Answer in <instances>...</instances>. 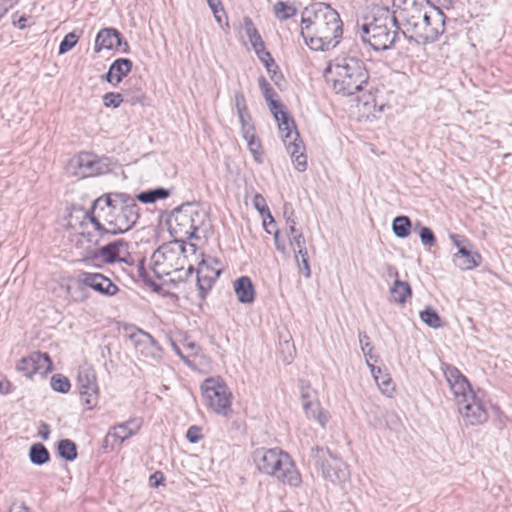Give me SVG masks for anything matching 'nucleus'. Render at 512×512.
<instances>
[{
  "mask_svg": "<svg viewBox=\"0 0 512 512\" xmlns=\"http://www.w3.org/2000/svg\"><path fill=\"white\" fill-rule=\"evenodd\" d=\"M342 33L340 15L329 4L317 2L303 10L301 36L312 50L325 51L335 47Z\"/></svg>",
  "mask_w": 512,
  "mask_h": 512,
  "instance_id": "nucleus-1",
  "label": "nucleus"
},
{
  "mask_svg": "<svg viewBox=\"0 0 512 512\" xmlns=\"http://www.w3.org/2000/svg\"><path fill=\"white\" fill-rule=\"evenodd\" d=\"M441 369L454 396L458 411L469 425H480L487 421L485 392L474 390L468 379L461 371L449 364L443 363Z\"/></svg>",
  "mask_w": 512,
  "mask_h": 512,
  "instance_id": "nucleus-2",
  "label": "nucleus"
},
{
  "mask_svg": "<svg viewBox=\"0 0 512 512\" xmlns=\"http://www.w3.org/2000/svg\"><path fill=\"white\" fill-rule=\"evenodd\" d=\"M259 88L268 103L270 111L278 123L279 131L282 134L283 142L287 152L290 154L292 161L296 164L298 171H305L307 168V157L304 153L305 146L299 137L294 120L284 109V105L275 100L276 92L270 86L265 77L258 79Z\"/></svg>",
  "mask_w": 512,
  "mask_h": 512,
  "instance_id": "nucleus-3",
  "label": "nucleus"
},
{
  "mask_svg": "<svg viewBox=\"0 0 512 512\" xmlns=\"http://www.w3.org/2000/svg\"><path fill=\"white\" fill-rule=\"evenodd\" d=\"M94 210H99L110 229L111 235L129 231L139 218L137 199L129 194L111 192L97 198L93 204Z\"/></svg>",
  "mask_w": 512,
  "mask_h": 512,
  "instance_id": "nucleus-4",
  "label": "nucleus"
},
{
  "mask_svg": "<svg viewBox=\"0 0 512 512\" xmlns=\"http://www.w3.org/2000/svg\"><path fill=\"white\" fill-rule=\"evenodd\" d=\"M333 91L342 96H351L363 90L369 73L363 60L356 57H339L326 69Z\"/></svg>",
  "mask_w": 512,
  "mask_h": 512,
  "instance_id": "nucleus-5",
  "label": "nucleus"
},
{
  "mask_svg": "<svg viewBox=\"0 0 512 512\" xmlns=\"http://www.w3.org/2000/svg\"><path fill=\"white\" fill-rule=\"evenodd\" d=\"M398 29L396 15L381 9L371 22L361 26L360 37L375 50H387L395 43Z\"/></svg>",
  "mask_w": 512,
  "mask_h": 512,
  "instance_id": "nucleus-6",
  "label": "nucleus"
},
{
  "mask_svg": "<svg viewBox=\"0 0 512 512\" xmlns=\"http://www.w3.org/2000/svg\"><path fill=\"white\" fill-rule=\"evenodd\" d=\"M397 11L394 13L403 25V34L409 41L414 40L418 30L426 19L429 9L428 0H395Z\"/></svg>",
  "mask_w": 512,
  "mask_h": 512,
  "instance_id": "nucleus-7",
  "label": "nucleus"
},
{
  "mask_svg": "<svg viewBox=\"0 0 512 512\" xmlns=\"http://www.w3.org/2000/svg\"><path fill=\"white\" fill-rule=\"evenodd\" d=\"M201 390L205 403L210 409L222 416L229 415L232 393L222 379L208 378L204 380Z\"/></svg>",
  "mask_w": 512,
  "mask_h": 512,
  "instance_id": "nucleus-8",
  "label": "nucleus"
},
{
  "mask_svg": "<svg viewBox=\"0 0 512 512\" xmlns=\"http://www.w3.org/2000/svg\"><path fill=\"white\" fill-rule=\"evenodd\" d=\"M311 458L315 466L321 470L323 477L332 483H342L349 479L347 465L328 449L313 448Z\"/></svg>",
  "mask_w": 512,
  "mask_h": 512,
  "instance_id": "nucleus-9",
  "label": "nucleus"
},
{
  "mask_svg": "<svg viewBox=\"0 0 512 512\" xmlns=\"http://www.w3.org/2000/svg\"><path fill=\"white\" fill-rule=\"evenodd\" d=\"M445 20L446 16L440 8L429 7L426 19H424L414 41L423 44L435 42L445 32Z\"/></svg>",
  "mask_w": 512,
  "mask_h": 512,
  "instance_id": "nucleus-10",
  "label": "nucleus"
},
{
  "mask_svg": "<svg viewBox=\"0 0 512 512\" xmlns=\"http://www.w3.org/2000/svg\"><path fill=\"white\" fill-rule=\"evenodd\" d=\"M278 456L267 475L290 487H299L302 483V477L289 454L281 450Z\"/></svg>",
  "mask_w": 512,
  "mask_h": 512,
  "instance_id": "nucleus-11",
  "label": "nucleus"
},
{
  "mask_svg": "<svg viewBox=\"0 0 512 512\" xmlns=\"http://www.w3.org/2000/svg\"><path fill=\"white\" fill-rule=\"evenodd\" d=\"M77 385L81 399L87 409H93L99 400V388L95 370L89 365L79 367Z\"/></svg>",
  "mask_w": 512,
  "mask_h": 512,
  "instance_id": "nucleus-12",
  "label": "nucleus"
},
{
  "mask_svg": "<svg viewBox=\"0 0 512 512\" xmlns=\"http://www.w3.org/2000/svg\"><path fill=\"white\" fill-rule=\"evenodd\" d=\"M70 167L74 169L73 174L81 178L102 174L107 170V165L103 159L88 152L73 157L70 161Z\"/></svg>",
  "mask_w": 512,
  "mask_h": 512,
  "instance_id": "nucleus-13",
  "label": "nucleus"
},
{
  "mask_svg": "<svg viewBox=\"0 0 512 512\" xmlns=\"http://www.w3.org/2000/svg\"><path fill=\"white\" fill-rule=\"evenodd\" d=\"M129 242L117 239L99 248L96 256H101L105 263H125L129 266L135 264L134 257L129 252Z\"/></svg>",
  "mask_w": 512,
  "mask_h": 512,
  "instance_id": "nucleus-14",
  "label": "nucleus"
},
{
  "mask_svg": "<svg viewBox=\"0 0 512 512\" xmlns=\"http://www.w3.org/2000/svg\"><path fill=\"white\" fill-rule=\"evenodd\" d=\"M177 253L167 245L160 246L151 256V269L157 278L169 276L179 268L173 263Z\"/></svg>",
  "mask_w": 512,
  "mask_h": 512,
  "instance_id": "nucleus-15",
  "label": "nucleus"
},
{
  "mask_svg": "<svg viewBox=\"0 0 512 512\" xmlns=\"http://www.w3.org/2000/svg\"><path fill=\"white\" fill-rule=\"evenodd\" d=\"M130 340L137 352L145 358L155 361L162 358L163 350L150 333L138 328L130 334Z\"/></svg>",
  "mask_w": 512,
  "mask_h": 512,
  "instance_id": "nucleus-16",
  "label": "nucleus"
},
{
  "mask_svg": "<svg viewBox=\"0 0 512 512\" xmlns=\"http://www.w3.org/2000/svg\"><path fill=\"white\" fill-rule=\"evenodd\" d=\"M16 369L26 377H32L36 373L44 375L52 370V362L47 353L34 352L21 358Z\"/></svg>",
  "mask_w": 512,
  "mask_h": 512,
  "instance_id": "nucleus-17",
  "label": "nucleus"
},
{
  "mask_svg": "<svg viewBox=\"0 0 512 512\" xmlns=\"http://www.w3.org/2000/svg\"><path fill=\"white\" fill-rule=\"evenodd\" d=\"M190 217H192L190 203L183 204L175 209L170 220L171 232L187 239L196 238L192 230L193 224L190 223L192 220Z\"/></svg>",
  "mask_w": 512,
  "mask_h": 512,
  "instance_id": "nucleus-18",
  "label": "nucleus"
},
{
  "mask_svg": "<svg viewBox=\"0 0 512 512\" xmlns=\"http://www.w3.org/2000/svg\"><path fill=\"white\" fill-rule=\"evenodd\" d=\"M122 47V53H128L130 46L126 40H123L121 33L115 28L101 29L95 39V51L102 49L114 50Z\"/></svg>",
  "mask_w": 512,
  "mask_h": 512,
  "instance_id": "nucleus-19",
  "label": "nucleus"
},
{
  "mask_svg": "<svg viewBox=\"0 0 512 512\" xmlns=\"http://www.w3.org/2000/svg\"><path fill=\"white\" fill-rule=\"evenodd\" d=\"M79 281L101 295L114 296L119 292L118 286L101 273L82 271L79 274Z\"/></svg>",
  "mask_w": 512,
  "mask_h": 512,
  "instance_id": "nucleus-20",
  "label": "nucleus"
},
{
  "mask_svg": "<svg viewBox=\"0 0 512 512\" xmlns=\"http://www.w3.org/2000/svg\"><path fill=\"white\" fill-rule=\"evenodd\" d=\"M140 429V424L135 420H130L127 422H123L121 424L115 425L106 434L103 447L105 449L111 448L113 449L116 444H121L126 439L130 438Z\"/></svg>",
  "mask_w": 512,
  "mask_h": 512,
  "instance_id": "nucleus-21",
  "label": "nucleus"
},
{
  "mask_svg": "<svg viewBox=\"0 0 512 512\" xmlns=\"http://www.w3.org/2000/svg\"><path fill=\"white\" fill-rule=\"evenodd\" d=\"M301 390L303 409L307 417L315 419L322 427H325L329 420V414L320 406L319 402L314 401L315 391L309 385L302 386Z\"/></svg>",
  "mask_w": 512,
  "mask_h": 512,
  "instance_id": "nucleus-22",
  "label": "nucleus"
},
{
  "mask_svg": "<svg viewBox=\"0 0 512 512\" xmlns=\"http://www.w3.org/2000/svg\"><path fill=\"white\" fill-rule=\"evenodd\" d=\"M245 32L249 41L257 54L258 58L263 62L266 69L274 65V59L271 54L266 50L264 41L262 40L258 30L255 28L252 20L248 17L244 19Z\"/></svg>",
  "mask_w": 512,
  "mask_h": 512,
  "instance_id": "nucleus-23",
  "label": "nucleus"
},
{
  "mask_svg": "<svg viewBox=\"0 0 512 512\" xmlns=\"http://www.w3.org/2000/svg\"><path fill=\"white\" fill-rule=\"evenodd\" d=\"M133 63L127 58L116 59L109 67L106 73V81L113 86L118 85L125 76H127L132 70Z\"/></svg>",
  "mask_w": 512,
  "mask_h": 512,
  "instance_id": "nucleus-24",
  "label": "nucleus"
},
{
  "mask_svg": "<svg viewBox=\"0 0 512 512\" xmlns=\"http://www.w3.org/2000/svg\"><path fill=\"white\" fill-rule=\"evenodd\" d=\"M281 449L278 448H258L253 453V460L257 466V469L267 474L269 469H272L273 462L279 457Z\"/></svg>",
  "mask_w": 512,
  "mask_h": 512,
  "instance_id": "nucleus-25",
  "label": "nucleus"
},
{
  "mask_svg": "<svg viewBox=\"0 0 512 512\" xmlns=\"http://www.w3.org/2000/svg\"><path fill=\"white\" fill-rule=\"evenodd\" d=\"M220 270H209L205 260L199 265L197 270V286L200 297L204 298L207 291L211 289L214 280L219 276Z\"/></svg>",
  "mask_w": 512,
  "mask_h": 512,
  "instance_id": "nucleus-26",
  "label": "nucleus"
},
{
  "mask_svg": "<svg viewBox=\"0 0 512 512\" xmlns=\"http://www.w3.org/2000/svg\"><path fill=\"white\" fill-rule=\"evenodd\" d=\"M234 291L240 303L251 304L255 300V289L248 276H242L234 282Z\"/></svg>",
  "mask_w": 512,
  "mask_h": 512,
  "instance_id": "nucleus-27",
  "label": "nucleus"
},
{
  "mask_svg": "<svg viewBox=\"0 0 512 512\" xmlns=\"http://www.w3.org/2000/svg\"><path fill=\"white\" fill-rule=\"evenodd\" d=\"M481 256L478 252H471L468 247H461L453 255L455 266L461 270H471L480 264Z\"/></svg>",
  "mask_w": 512,
  "mask_h": 512,
  "instance_id": "nucleus-28",
  "label": "nucleus"
},
{
  "mask_svg": "<svg viewBox=\"0 0 512 512\" xmlns=\"http://www.w3.org/2000/svg\"><path fill=\"white\" fill-rule=\"evenodd\" d=\"M390 293L395 303L403 305L412 295V290L408 282L395 279L390 288Z\"/></svg>",
  "mask_w": 512,
  "mask_h": 512,
  "instance_id": "nucleus-29",
  "label": "nucleus"
},
{
  "mask_svg": "<svg viewBox=\"0 0 512 512\" xmlns=\"http://www.w3.org/2000/svg\"><path fill=\"white\" fill-rule=\"evenodd\" d=\"M412 222L408 216H397L392 222V230L398 238H407L410 235Z\"/></svg>",
  "mask_w": 512,
  "mask_h": 512,
  "instance_id": "nucleus-30",
  "label": "nucleus"
},
{
  "mask_svg": "<svg viewBox=\"0 0 512 512\" xmlns=\"http://www.w3.org/2000/svg\"><path fill=\"white\" fill-rule=\"evenodd\" d=\"M170 196V191L163 187L143 191L136 196V199L142 203H154L160 199H166Z\"/></svg>",
  "mask_w": 512,
  "mask_h": 512,
  "instance_id": "nucleus-31",
  "label": "nucleus"
},
{
  "mask_svg": "<svg viewBox=\"0 0 512 512\" xmlns=\"http://www.w3.org/2000/svg\"><path fill=\"white\" fill-rule=\"evenodd\" d=\"M29 457L33 464L43 465L49 461L50 454L43 444L35 443L30 447Z\"/></svg>",
  "mask_w": 512,
  "mask_h": 512,
  "instance_id": "nucleus-32",
  "label": "nucleus"
},
{
  "mask_svg": "<svg viewBox=\"0 0 512 512\" xmlns=\"http://www.w3.org/2000/svg\"><path fill=\"white\" fill-rule=\"evenodd\" d=\"M250 135L242 136L247 141V146L249 151L251 152L254 160L257 163L263 162V151L260 140L256 137V131L249 133Z\"/></svg>",
  "mask_w": 512,
  "mask_h": 512,
  "instance_id": "nucleus-33",
  "label": "nucleus"
},
{
  "mask_svg": "<svg viewBox=\"0 0 512 512\" xmlns=\"http://www.w3.org/2000/svg\"><path fill=\"white\" fill-rule=\"evenodd\" d=\"M58 453L66 461H73L77 458L76 444L70 439H62L58 443Z\"/></svg>",
  "mask_w": 512,
  "mask_h": 512,
  "instance_id": "nucleus-34",
  "label": "nucleus"
},
{
  "mask_svg": "<svg viewBox=\"0 0 512 512\" xmlns=\"http://www.w3.org/2000/svg\"><path fill=\"white\" fill-rule=\"evenodd\" d=\"M359 343L366 361L371 367V372L374 373L375 367L369 363V359L377 361V356L373 355V346L370 343L369 336L365 332H359Z\"/></svg>",
  "mask_w": 512,
  "mask_h": 512,
  "instance_id": "nucleus-35",
  "label": "nucleus"
},
{
  "mask_svg": "<svg viewBox=\"0 0 512 512\" xmlns=\"http://www.w3.org/2000/svg\"><path fill=\"white\" fill-rule=\"evenodd\" d=\"M421 320L432 328H439L442 326V321L438 313L431 307H427L420 312Z\"/></svg>",
  "mask_w": 512,
  "mask_h": 512,
  "instance_id": "nucleus-36",
  "label": "nucleus"
},
{
  "mask_svg": "<svg viewBox=\"0 0 512 512\" xmlns=\"http://www.w3.org/2000/svg\"><path fill=\"white\" fill-rule=\"evenodd\" d=\"M274 12L279 20H286L296 14V8L283 1H278L274 5Z\"/></svg>",
  "mask_w": 512,
  "mask_h": 512,
  "instance_id": "nucleus-37",
  "label": "nucleus"
},
{
  "mask_svg": "<svg viewBox=\"0 0 512 512\" xmlns=\"http://www.w3.org/2000/svg\"><path fill=\"white\" fill-rule=\"evenodd\" d=\"M191 212H192V217H190V219H192V220L190 221V223L193 224L192 230H193L194 236H196V231L205 225V222L207 220V214L204 211L198 209L193 204H191Z\"/></svg>",
  "mask_w": 512,
  "mask_h": 512,
  "instance_id": "nucleus-38",
  "label": "nucleus"
},
{
  "mask_svg": "<svg viewBox=\"0 0 512 512\" xmlns=\"http://www.w3.org/2000/svg\"><path fill=\"white\" fill-rule=\"evenodd\" d=\"M50 384H51V388L54 391L60 392V393H67V392H69V390L71 388L69 379L62 374L53 375L51 378Z\"/></svg>",
  "mask_w": 512,
  "mask_h": 512,
  "instance_id": "nucleus-39",
  "label": "nucleus"
},
{
  "mask_svg": "<svg viewBox=\"0 0 512 512\" xmlns=\"http://www.w3.org/2000/svg\"><path fill=\"white\" fill-rule=\"evenodd\" d=\"M417 229H419V237H420L423 245L428 246V247H432L435 245L436 238H435V235L431 228L424 227L421 225L420 222H416V224L414 226V230H417Z\"/></svg>",
  "mask_w": 512,
  "mask_h": 512,
  "instance_id": "nucleus-40",
  "label": "nucleus"
},
{
  "mask_svg": "<svg viewBox=\"0 0 512 512\" xmlns=\"http://www.w3.org/2000/svg\"><path fill=\"white\" fill-rule=\"evenodd\" d=\"M253 205L260 212V214L262 216H264L265 214L267 215V217L269 219V225L275 226V220L270 213V210L267 206L265 198L261 194H256L254 196Z\"/></svg>",
  "mask_w": 512,
  "mask_h": 512,
  "instance_id": "nucleus-41",
  "label": "nucleus"
},
{
  "mask_svg": "<svg viewBox=\"0 0 512 512\" xmlns=\"http://www.w3.org/2000/svg\"><path fill=\"white\" fill-rule=\"evenodd\" d=\"M239 117V121L241 123V134L244 135H250L249 133L255 132V126L252 122L251 115L249 111L245 112H239L237 113Z\"/></svg>",
  "mask_w": 512,
  "mask_h": 512,
  "instance_id": "nucleus-42",
  "label": "nucleus"
},
{
  "mask_svg": "<svg viewBox=\"0 0 512 512\" xmlns=\"http://www.w3.org/2000/svg\"><path fill=\"white\" fill-rule=\"evenodd\" d=\"M78 40L79 35H77L75 31L68 33L59 45V54L62 55L70 51L73 47L76 46Z\"/></svg>",
  "mask_w": 512,
  "mask_h": 512,
  "instance_id": "nucleus-43",
  "label": "nucleus"
},
{
  "mask_svg": "<svg viewBox=\"0 0 512 512\" xmlns=\"http://www.w3.org/2000/svg\"><path fill=\"white\" fill-rule=\"evenodd\" d=\"M263 225H264L267 233L273 234L276 249L280 253L285 254L286 253V245H285L284 241H282L280 239V231L278 229H275L274 231L269 229V222H267L266 219L263 220Z\"/></svg>",
  "mask_w": 512,
  "mask_h": 512,
  "instance_id": "nucleus-44",
  "label": "nucleus"
},
{
  "mask_svg": "<svg viewBox=\"0 0 512 512\" xmlns=\"http://www.w3.org/2000/svg\"><path fill=\"white\" fill-rule=\"evenodd\" d=\"M123 102V96L120 93L108 92L103 96V103L106 107L118 108Z\"/></svg>",
  "mask_w": 512,
  "mask_h": 512,
  "instance_id": "nucleus-45",
  "label": "nucleus"
},
{
  "mask_svg": "<svg viewBox=\"0 0 512 512\" xmlns=\"http://www.w3.org/2000/svg\"><path fill=\"white\" fill-rule=\"evenodd\" d=\"M373 375L382 393L387 396H391V394L394 391L392 380L390 378L386 379L385 377H383L382 381L380 382L378 376H376L375 373H373Z\"/></svg>",
  "mask_w": 512,
  "mask_h": 512,
  "instance_id": "nucleus-46",
  "label": "nucleus"
},
{
  "mask_svg": "<svg viewBox=\"0 0 512 512\" xmlns=\"http://www.w3.org/2000/svg\"><path fill=\"white\" fill-rule=\"evenodd\" d=\"M186 438L190 443H198L202 438L201 428L196 425L190 426L186 432Z\"/></svg>",
  "mask_w": 512,
  "mask_h": 512,
  "instance_id": "nucleus-47",
  "label": "nucleus"
},
{
  "mask_svg": "<svg viewBox=\"0 0 512 512\" xmlns=\"http://www.w3.org/2000/svg\"><path fill=\"white\" fill-rule=\"evenodd\" d=\"M289 244L294 249L303 248L306 246V239L303 233H298L294 237H289Z\"/></svg>",
  "mask_w": 512,
  "mask_h": 512,
  "instance_id": "nucleus-48",
  "label": "nucleus"
},
{
  "mask_svg": "<svg viewBox=\"0 0 512 512\" xmlns=\"http://www.w3.org/2000/svg\"><path fill=\"white\" fill-rule=\"evenodd\" d=\"M296 262L299 268V271L306 277L309 278L311 276V269L309 265L308 258L299 259L296 257Z\"/></svg>",
  "mask_w": 512,
  "mask_h": 512,
  "instance_id": "nucleus-49",
  "label": "nucleus"
},
{
  "mask_svg": "<svg viewBox=\"0 0 512 512\" xmlns=\"http://www.w3.org/2000/svg\"><path fill=\"white\" fill-rule=\"evenodd\" d=\"M235 106L237 109V113L245 112L248 110L247 105H246V99L242 92H237L235 94Z\"/></svg>",
  "mask_w": 512,
  "mask_h": 512,
  "instance_id": "nucleus-50",
  "label": "nucleus"
},
{
  "mask_svg": "<svg viewBox=\"0 0 512 512\" xmlns=\"http://www.w3.org/2000/svg\"><path fill=\"white\" fill-rule=\"evenodd\" d=\"M450 239L458 250L461 249V247H468L470 245L468 239L459 234H450Z\"/></svg>",
  "mask_w": 512,
  "mask_h": 512,
  "instance_id": "nucleus-51",
  "label": "nucleus"
},
{
  "mask_svg": "<svg viewBox=\"0 0 512 512\" xmlns=\"http://www.w3.org/2000/svg\"><path fill=\"white\" fill-rule=\"evenodd\" d=\"M180 249L184 256H187L188 253L195 254L197 251V246L195 244H181Z\"/></svg>",
  "mask_w": 512,
  "mask_h": 512,
  "instance_id": "nucleus-52",
  "label": "nucleus"
},
{
  "mask_svg": "<svg viewBox=\"0 0 512 512\" xmlns=\"http://www.w3.org/2000/svg\"><path fill=\"white\" fill-rule=\"evenodd\" d=\"M295 215V211L293 209V206L291 203H284L283 205V216H284V219L287 218V217H292Z\"/></svg>",
  "mask_w": 512,
  "mask_h": 512,
  "instance_id": "nucleus-53",
  "label": "nucleus"
},
{
  "mask_svg": "<svg viewBox=\"0 0 512 512\" xmlns=\"http://www.w3.org/2000/svg\"><path fill=\"white\" fill-rule=\"evenodd\" d=\"M295 252V258L298 256V258H308V250L307 246H303V248L294 249Z\"/></svg>",
  "mask_w": 512,
  "mask_h": 512,
  "instance_id": "nucleus-54",
  "label": "nucleus"
},
{
  "mask_svg": "<svg viewBox=\"0 0 512 512\" xmlns=\"http://www.w3.org/2000/svg\"><path fill=\"white\" fill-rule=\"evenodd\" d=\"M387 272H388V275L390 277H394L395 279H399L398 278L399 277V272H398V270L394 266L388 265L387 266Z\"/></svg>",
  "mask_w": 512,
  "mask_h": 512,
  "instance_id": "nucleus-55",
  "label": "nucleus"
},
{
  "mask_svg": "<svg viewBox=\"0 0 512 512\" xmlns=\"http://www.w3.org/2000/svg\"><path fill=\"white\" fill-rule=\"evenodd\" d=\"M95 229L103 234H111L108 230L110 229V226L105 227L101 222H97L95 225Z\"/></svg>",
  "mask_w": 512,
  "mask_h": 512,
  "instance_id": "nucleus-56",
  "label": "nucleus"
},
{
  "mask_svg": "<svg viewBox=\"0 0 512 512\" xmlns=\"http://www.w3.org/2000/svg\"><path fill=\"white\" fill-rule=\"evenodd\" d=\"M287 232H288V238L294 237L298 233H303V231L301 229L297 228V226H292V227L287 228Z\"/></svg>",
  "mask_w": 512,
  "mask_h": 512,
  "instance_id": "nucleus-57",
  "label": "nucleus"
},
{
  "mask_svg": "<svg viewBox=\"0 0 512 512\" xmlns=\"http://www.w3.org/2000/svg\"><path fill=\"white\" fill-rule=\"evenodd\" d=\"M286 228L297 226V219L296 216L287 217L285 218Z\"/></svg>",
  "mask_w": 512,
  "mask_h": 512,
  "instance_id": "nucleus-58",
  "label": "nucleus"
},
{
  "mask_svg": "<svg viewBox=\"0 0 512 512\" xmlns=\"http://www.w3.org/2000/svg\"><path fill=\"white\" fill-rule=\"evenodd\" d=\"M42 427H43V429H44V430H43V431H40V435H41V437H42L44 440H46V439H48V437H49L50 429H49V426H48L47 424H45V423L42 425Z\"/></svg>",
  "mask_w": 512,
  "mask_h": 512,
  "instance_id": "nucleus-59",
  "label": "nucleus"
},
{
  "mask_svg": "<svg viewBox=\"0 0 512 512\" xmlns=\"http://www.w3.org/2000/svg\"><path fill=\"white\" fill-rule=\"evenodd\" d=\"M208 5L212 9L213 13L217 12V7L220 4V0H207Z\"/></svg>",
  "mask_w": 512,
  "mask_h": 512,
  "instance_id": "nucleus-60",
  "label": "nucleus"
},
{
  "mask_svg": "<svg viewBox=\"0 0 512 512\" xmlns=\"http://www.w3.org/2000/svg\"><path fill=\"white\" fill-rule=\"evenodd\" d=\"M138 271L141 277H145L144 259L139 261Z\"/></svg>",
  "mask_w": 512,
  "mask_h": 512,
  "instance_id": "nucleus-61",
  "label": "nucleus"
},
{
  "mask_svg": "<svg viewBox=\"0 0 512 512\" xmlns=\"http://www.w3.org/2000/svg\"><path fill=\"white\" fill-rule=\"evenodd\" d=\"M10 387H11V383L9 381H5L3 382V385H2V392L1 393H9L10 392Z\"/></svg>",
  "mask_w": 512,
  "mask_h": 512,
  "instance_id": "nucleus-62",
  "label": "nucleus"
},
{
  "mask_svg": "<svg viewBox=\"0 0 512 512\" xmlns=\"http://www.w3.org/2000/svg\"><path fill=\"white\" fill-rule=\"evenodd\" d=\"M271 79L275 82L276 85H279V81L283 79L281 73L277 72L276 75H271Z\"/></svg>",
  "mask_w": 512,
  "mask_h": 512,
  "instance_id": "nucleus-63",
  "label": "nucleus"
},
{
  "mask_svg": "<svg viewBox=\"0 0 512 512\" xmlns=\"http://www.w3.org/2000/svg\"><path fill=\"white\" fill-rule=\"evenodd\" d=\"M271 79L275 82L276 85H279V81L283 79L281 73L277 72L276 75H271Z\"/></svg>",
  "mask_w": 512,
  "mask_h": 512,
  "instance_id": "nucleus-64",
  "label": "nucleus"
}]
</instances>
